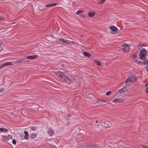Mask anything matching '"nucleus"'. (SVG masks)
<instances>
[{"instance_id":"f257e3e1","label":"nucleus","mask_w":148,"mask_h":148,"mask_svg":"<svg viewBox=\"0 0 148 148\" xmlns=\"http://www.w3.org/2000/svg\"><path fill=\"white\" fill-rule=\"evenodd\" d=\"M147 53V51L144 48H143L142 49L140 50L139 52V59H141L143 60H144V58L145 57Z\"/></svg>"},{"instance_id":"f03ea898","label":"nucleus","mask_w":148,"mask_h":148,"mask_svg":"<svg viewBox=\"0 0 148 148\" xmlns=\"http://www.w3.org/2000/svg\"><path fill=\"white\" fill-rule=\"evenodd\" d=\"M55 73L57 77L62 81L66 75L62 72L61 71L56 72H55Z\"/></svg>"},{"instance_id":"7ed1b4c3","label":"nucleus","mask_w":148,"mask_h":148,"mask_svg":"<svg viewBox=\"0 0 148 148\" xmlns=\"http://www.w3.org/2000/svg\"><path fill=\"white\" fill-rule=\"evenodd\" d=\"M109 29L112 30L111 33L113 34H115L119 33V31L117 29V28L113 26H110Z\"/></svg>"},{"instance_id":"20e7f679","label":"nucleus","mask_w":148,"mask_h":148,"mask_svg":"<svg viewBox=\"0 0 148 148\" xmlns=\"http://www.w3.org/2000/svg\"><path fill=\"white\" fill-rule=\"evenodd\" d=\"M1 136H3V138H2V140L4 141H5L7 140H10L11 141V140H12V136L10 135H8L7 136H4L2 135Z\"/></svg>"},{"instance_id":"39448f33","label":"nucleus","mask_w":148,"mask_h":148,"mask_svg":"<svg viewBox=\"0 0 148 148\" xmlns=\"http://www.w3.org/2000/svg\"><path fill=\"white\" fill-rule=\"evenodd\" d=\"M98 147V146L97 145L92 144L88 145H84L82 146V147L83 148L97 147Z\"/></svg>"},{"instance_id":"423d86ee","label":"nucleus","mask_w":148,"mask_h":148,"mask_svg":"<svg viewBox=\"0 0 148 148\" xmlns=\"http://www.w3.org/2000/svg\"><path fill=\"white\" fill-rule=\"evenodd\" d=\"M129 79V82H135L137 79V78L134 76L129 77L128 78Z\"/></svg>"},{"instance_id":"0eeeda50","label":"nucleus","mask_w":148,"mask_h":148,"mask_svg":"<svg viewBox=\"0 0 148 148\" xmlns=\"http://www.w3.org/2000/svg\"><path fill=\"white\" fill-rule=\"evenodd\" d=\"M124 102V100L121 99H115L112 101V102L114 103H123Z\"/></svg>"},{"instance_id":"6e6552de","label":"nucleus","mask_w":148,"mask_h":148,"mask_svg":"<svg viewBox=\"0 0 148 148\" xmlns=\"http://www.w3.org/2000/svg\"><path fill=\"white\" fill-rule=\"evenodd\" d=\"M37 55H32L26 56V58L28 59L34 60L37 58Z\"/></svg>"},{"instance_id":"1a4fd4ad","label":"nucleus","mask_w":148,"mask_h":148,"mask_svg":"<svg viewBox=\"0 0 148 148\" xmlns=\"http://www.w3.org/2000/svg\"><path fill=\"white\" fill-rule=\"evenodd\" d=\"M59 40L60 41L62 42L63 43H65V45H67L69 44H70V43L68 42V40L64 39L62 38H59Z\"/></svg>"},{"instance_id":"9d476101","label":"nucleus","mask_w":148,"mask_h":148,"mask_svg":"<svg viewBox=\"0 0 148 148\" xmlns=\"http://www.w3.org/2000/svg\"><path fill=\"white\" fill-rule=\"evenodd\" d=\"M64 78L62 80V81L68 83L70 84L71 82V81L66 75L64 77Z\"/></svg>"},{"instance_id":"9b49d317","label":"nucleus","mask_w":148,"mask_h":148,"mask_svg":"<svg viewBox=\"0 0 148 148\" xmlns=\"http://www.w3.org/2000/svg\"><path fill=\"white\" fill-rule=\"evenodd\" d=\"M47 133L49 134L51 136L53 135L54 134V131L52 130L51 128H49V130L47 131Z\"/></svg>"},{"instance_id":"f8f14e48","label":"nucleus","mask_w":148,"mask_h":148,"mask_svg":"<svg viewBox=\"0 0 148 148\" xmlns=\"http://www.w3.org/2000/svg\"><path fill=\"white\" fill-rule=\"evenodd\" d=\"M57 5V3H50L46 5L45 6L47 7H49L53 6H54L56 5Z\"/></svg>"},{"instance_id":"ddd939ff","label":"nucleus","mask_w":148,"mask_h":148,"mask_svg":"<svg viewBox=\"0 0 148 148\" xmlns=\"http://www.w3.org/2000/svg\"><path fill=\"white\" fill-rule=\"evenodd\" d=\"M95 14V12L93 11L89 12L88 13V16L90 17L93 16Z\"/></svg>"},{"instance_id":"4468645a","label":"nucleus","mask_w":148,"mask_h":148,"mask_svg":"<svg viewBox=\"0 0 148 148\" xmlns=\"http://www.w3.org/2000/svg\"><path fill=\"white\" fill-rule=\"evenodd\" d=\"M24 134H25V136H24V138L26 139H27L28 137V132L27 131H25L24 132Z\"/></svg>"},{"instance_id":"2eb2a0df","label":"nucleus","mask_w":148,"mask_h":148,"mask_svg":"<svg viewBox=\"0 0 148 148\" xmlns=\"http://www.w3.org/2000/svg\"><path fill=\"white\" fill-rule=\"evenodd\" d=\"M84 55L85 56L88 57H90L91 56V54L86 51L84 52Z\"/></svg>"},{"instance_id":"dca6fc26","label":"nucleus","mask_w":148,"mask_h":148,"mask_svg":"<svg viewBox=\"0 0 148 148\" xmlns=\"http://www.w3.org/2000/svg\"><path fill=\"white\" fill-rule=\"evenodd\" d=\"M4 63L5 64L4 65H5V66H12V63L10 62H6Z\"/></svg>"},{"instance_id":"f3484780","label":"nucleus","mask_w":148,"mask_h":148,"mask_svg":"<svg viewBox=\"0 0 148 148\" xmlns=\"http://www.w3.org/2000/svg\"><path fill=\"white\" fill-rule=\"evenodd\" d=\"M104 125V127H106L107 128H109L111 124L110 123H105Z\"/></svg>"},{"instance_id":"a211bd4d","label":"nucleus","mask_w":148,"mask_h":148,"mask_svg":"<svg viewBox=\"0 0 148 148\" xmlns=\"http://www.w3.org/2000/svg\"><path fill=\"white\" fill-rule=\"evenodd\" d=\"M130 49V47H128V48H123L122 49V51H123V52H128L129 49Z\"/></svg>"},{"instance_id":"6ab92c4d","label":"nucleus","mask_w":148,"mask_h":148,"mask_svg":"<svg viewBox=\"0 0 148 148\" xmlns=\"http://www.w3.org/2000/svg\"><path fill=\"white\" fill-rule=\"evenodd\" d=\"M97 103H102L103 102H107V101H106L103 100L101 99L97 100L96 101Z\"/></svg>"},{"instance_id":"aec40b11","label":"nucleus","mask_w":148,"mask_h":148,"mask_svg":"<svg viewBox=\"0 0 148 148\" xmlns=\"http://www.w3.org/2000/svg\"><path fill=\"white\" fill-rule=\"evenodd\" d=\"M94 62L97 65L100 66L101 65V62H100L97 60H94Z\"/></svg>"},{"instance_id":"412c9836","label":"nucleus","mask_w":148,"mask_h":148,"mask_svg":"<svg viewBox=\"0 0 148 148\" xmlns=\"http://www.w3.org/2000/svg\"><path fill=\"white\" fill-rule=\"evenodd\" d=\"M145 59L144 61L143 62V64H148V60L146 59V58H145L144 59Z\"/></svg>"},{"instance_id":"4be33fe9","label":"nucleus","mask_w":148,"mask_h":148,"mask_svg":"<svg viewBox=\"0 0 148 148\" xmlns=\"http://www.w3.org/2000/svg\"><path fill=\"white\" fill-rule=\"evenodd\" d=\"M36 134L34 133H32L31 135V138L32 139H34L36 137Z\"/></svg>"},{"instance_id":"5701e85b","label":"nucleus","mask_w":148,"mask_h":148,"mask_svg":"<svg viewBox=\"0 0 148 148\" xmlns=\"http://www.w3.org/2000/svg\"><path fill=\"white\" fill-rule=\"evenodd\" d=\"M83 12V10H79L76 12V14L77 15H78L82 13Z\"/></svg>"},{"instance_id":"b1692460","label":"nucleus","mask_w":148,"mask_h":148,"mask_svg":"<svg viewBox=\"0 0 148 148\" xmlns=\"http://www.w3.org/2000/svg\"><path fill=\"white\" fill-rule=\"evenodd\" d=\"M23 62V60H20L18 61H16L15 62V63L17 64V63H22Z\"/></svg>"},{"instance_id":"393cba45","label":"nucleus","mask_w":148,"mask_h":148,"mask_svg":"<svg viewBox=\"0 0 148 148\" xmlns=\"http://www.w3.org/2000/svg\"><path fill=\"white\" fill-rule=\"evenodd\" d=\"M30 128L32 131H34L36 130L38 128V127H36L35 126H32L30 127Z\"/></svg>"},{"instance_id":"a878e982","label":"nucleus","mask_w":148,"mask_h":148,"mask_svg":"<svg viewBox=\"0 0 148 148\" xmlns=\"http://www.w3.org/2000/svg\"><path fill=\"white\" fill-rule=\"evenodd\" d=\"M123 46V47H125V48H128L130 47L127 44H124Z\"/></svg>"},{"instance_id":"bb28decb","label":"nucleus","mask_w":148,"mask_h":148,"mask_svg":"<svg viewBox=\"0 0 148 148\" xmlns=\"http://www.w3.org/2000/svg\"><path fill=\"white\" fill-rule=\"evenodd\" d=\"M8 130L5 128H2V132H7Z\"/></svg>"},{"instance_id":"cd10ccee","label":"nucleus","mask_w":148,"mask_h":148,"mask_svg":"<svg viewBox=\"0 0 148 148\" xmlns=\"http://www.w3.org/2000/svg\"><path fill=\"white\" fill-rule=\"evenodd\" d=\"M124 88H126V87H124L123 88H121V89H119V92H121V91H122L123 92H125V91H124V90H123V89H124Z\"/></svg>"},{"instance_id":"c85d7f7f","label":"nucleus","mask_w":148,"mask_h":148,"mask_svg":"<svg viewBox=\"0 0 148 148\" xmlns=\"http://www.w3.org/2000/svg\"><path fill=\"white\" fill-rule=\"evenodd\" d=\"M105 0H100L99 1L98 3L99 4H101L104 2Z\"/></svg>"},{"instance_id":"c756f323","label":"nucleus","mask_w":148,"mask_h":148,"mask_svg":"<svg viewBox=\"0 0 148 148\" xmlns=\"http://www.w3.org/2000/svg\"><path fill=\"white\" fill-rule=\"evenodd\" d=\"M112 92L111 91H109L106 93V95L107 96L109 95L112 93Z\"/></svg>"},{"instance_id":"7c9ffc66","label":"nucleus","mask_w":148,"mask_h":148,"mask_svg":"<svg viewBox=\"0 0 148 148\" xmlns=\"http://www.w3.org/2000/svg\"><path fill=\"white\" fill-rule=\"evenodd\" d=\"M12 143L14 145L16 144V141L15 139H14L12 140Z\"/></svg>"},{"instance_id":"2f4dec72","label":"nucleus","mask_w":148,"mask_h":148,"mask_svg":"<svg viewBox=\"0 0 148 148\" xmlns=\"http://www.w3.org/2000/svg\"><path fill=\"white\" fill-rule=\"evenodd\" d=\"M4 63H3L1 65H0V69L2 68H3L4 66H5V65H4Z\"/></svg>"},{"instance_id":"473e14b6","label":"nucleus","mask_w":148,"mask_h":148,"mask_svg":"<svg viewBox=\"0 0 148 148\" xmlns=\"http://www.w3.org/2000/svg\"><path fill=\"white\" fill-rule=\"evenodd\" d=\"M136 62L138 64H140L142 63V62L141 61H138L137 60H136Z\"/></svg>"},{"instance_id":"72a5a7b5","label":"nucleus","mask_w":148,"mask_h":148,"mask_svg":"<svg viewBox=\"0 0 148 148\" xmlns=\"http://www.w3.org/2000/svg\"><path fill=\"white\" fill-rule=\"evenodd\" d=\"M137 55L136 54H134L133 56V58L134 59H135L136 58V57H137Z\"/></svg>"},{"instance_id":"f704fd0d","label":"nucleus","mask_w":148,"mask_h":148,"mask_svg":"<svg viewBox=\"0 0 148 148\" xmlns=\"http://www.w3.org/2000/svg\"><path fill=\"white\" fill-rule=\"evenodd\" d=\"M145 68L146 69V70L147 71L148 73V65L146 66H145Z\"/></svg>"},{"instance_id":"c9c22d12","label":"nucleus","mask_w":148,"mask_h":148,"mask_svg":"<svg viewBox=\"0 0 148 148\" xmlns=\"http://www.w3.org/2000/svg\"><path fill=\"white\" fill-rule=\"evenodd\" d=\"M129 79H128V78H127V80L126 81H125V83H127L128 82H129Z\"/></svg>"},{"instance_id":"e433bc0d","label":"nucleus","mask_w":148,"mask_h":148,"mask_svg":"<svg viewBox=\"0 0 148 148\" xmlns=\"http://www.w3.org/2000/svg\"><path fill=\"white\" fill-rule=\"evenodd\" d=\"M3 88H2L1 89H0V93L2 92L3 90Z\"/></svg>"},{"instance_id":"4c0bfd02","label":"nucleus","mask_w":148,"mask_h":148,"mask_svg":"<svg viewBox=\"0 0 148 148\" xmlns=\"http://www.w3.org/2000/svg\"><path fill=\"white\" fill-rule=\"evenodd\" d=\"M141 47H143V46L146 47V45L145 44H143L141 45Z\"/></svg>"},{"instance_id":"58836bf2","label":"nucleus","mask_w":148,"mask_h":148,"mask_svg":"<svg viewBox=\"0 0 148 148\" xmlns=\"http://www.w3.org/2000/svg\"><path fill=\"white\" fill-rule=\"evenodd\" d=\"M145 90H146V92L147 94H148V88H146Z\"/></svg>"},{"instance_id":"ea45409f","label":"nucleus","mask_w":148,"mask_h":148,"mask_svg":"<svg viewBox=\"0 0 148 148\" xmlns=\"http://www.w3.org/2000/svg\"><path fill=\"white\" fill-rule=\"evenodd\" d=\"M0 20L2 21V20H4V18L3 17H0Z\"/></svg>"},{"instance_id":"a19ab883","label":"nucleus","mask_w":148,"mask_h":148,"mask_svg":"<svg viewBox=\"0 0 148 148\" xmlns=\"http://www.w3.org/2000/svg\"><path fill=\"white\" fill-rule=\"evenodd\" d=\"M143 148H148V146H146L144 145L143 146Z\"/></svg>"},{"instance_id":"79ce46f5","label":"nucleus","mask_w":148,"mask_h":148,"mask_svg":"<svg viewBox=\"0 0 148 148\" xmlns=\"http://www.w3.org/2000/svg\"><path fill=\"white\" fill-rule=\"evenodd\" d=\"M2 128H0V132H2Z\"/></svg>"},{"instance_id":"37998d69","label":"nucleus","mask_w":148,"mask_h":148,"mask_svg":"<svg viewBox=\"0 0 148 148\" xmlns=\"http://www.w3.org/2000/svg\"><path fill=\"white\" fill-rule=\"evenodd\" d=\"M69 41L71 42L72 43H75V42L74 41H69Z\"/></svg>"},{"instance_id":"c03bdc74","label":"nucleus","mask_w":148,"mask_h":148,"mask_svg":"<svg viewBox=\"0 0 148 148\" xmlns=\"http://www.w3.org/2000/svg\"><path fill=\"white\" fill-rule=\"evenodd\" d=\"M75 44H76L77 46H79V44L78 43H77L76 42H75Z\"/></svg>"},{"instance_id":"a18cd8bd","label":"nucleus","mask_w":148,"mask_h":148,"mask_svg":"<svg viewBox=\"0 0 148 148\" xmlns=\"http://www.w3.org/2000/svg\"><path fill=\"white\" fill-rule=\"evenodd\" d=\"M80 37H82L83 36V35H80Z\"/></svg>"},{"instance_id":"49530a36","label":"nucleus","mask_w":148,"mask_h":148,"mask_svg":"<svg viewBox=\"0 0 148 148\" xmlns=\"http://www.w3.org/2000/svg\"><path fill=\"white\" fill-rule=\"evenodd\" d=\"M82 16L83 17H85V16L84 15H82Z\"/></svg>"},{"instance_id":"de8ad7c7","label":"nucleus","mask_w":148,"mask_h":148,"mask_svg":"<svg viewBox=\"0 0 148 148\" xmlns=\"http://www.w3.org/2000/svg\"><path fill=\"white\" fill-rule=\"evenodd\" d=\"M95 122L96 123H98V121L97 120H96V121H95Z\"/></svg>"},{"instance_id":"09e8293b","label":"nucleus","mask_w":148,"mask_h":148,"mask_svg":"<svg viewBox=\"0 0 148 148\" xmlns=\"http://www.w3.org/2000/svg\"><path fill=\"white\" fill-rule=\"evenodd\" d=\"M87 96V98H89V97L88 96Z\"/></svg>"},{"instance_id":"8fccbe9b","label":"nucleus","mask_w":148,"mask_h":148,"mask_svg":"<svg viewBox=\"0 0 148 148\" xmlns=\"http://www.w3.org/2000/svg\"><path fill=\"white\" fill-rule=\"evenodd\" d=\"M100 126H103V125H100Z\"/></svg>"},{"instance_id":"3c124183","label":"nucleus","mask_w":148,"mask_h":148,"mask_svg":"<svg viewBox=\"0 0 148 148\" xmlns=\"http://www.w3.org/2000/svg\"><path fill=\"white\" fill-rule=\"evenodd\" d=\"M29 61H27V62H28Z\"/></svg>"},{"instance_id":"603ef678","label":"nucleus","mask_w":148,"mask_h":148,"mask_svg":"<svg viewBox=\"0 0 148 148\" xmlns=\"http://www.w3.org/2000/svg\"><path fill=\"white\" fill-rule=\"evenodd\" d=\"M91 98L90 99H91V98H92V97H90Z\"/></svg>"},{"instance_id":"864d4df0","label":"nucleus","mask_w":148,"mask_h":148,"mask_svg":"<svg viewBox=\"0 0 148 148\" xmlns=\"http://www.w3.org/2000/svg\"><path fill=\"white\" fill-rule=\"evenodd\" d=\"M147 84H148V82L147 83Z\"/></svg>"}]
</instances>
